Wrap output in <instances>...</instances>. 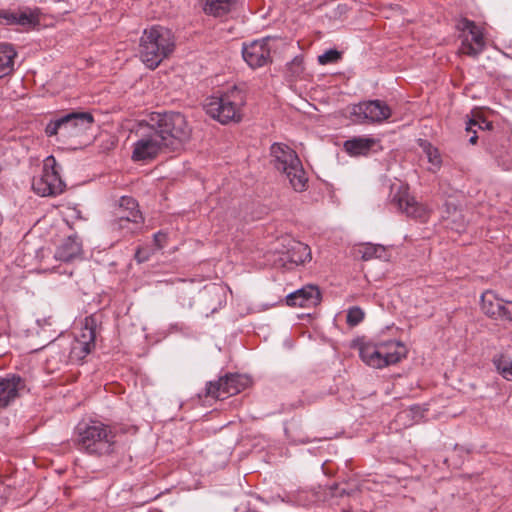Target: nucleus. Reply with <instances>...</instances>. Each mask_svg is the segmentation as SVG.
Listing matches in <instances>:
<instances>
[{"instance_id":"nucleus-1","label":"nucleus","mask_w":512,"mask_h":512,"mask_svg":"<svg viewBox=\"0 0 512 512\" xmlns=\"http://www.w3.org/2000/svg\"><path fill=\"white\" fill-rule=\"evenodd\" d=\"M113 427L100 421L79 423L75 429L77 449L94 457H106L116 453L118 442Z\"/></svg>"},{"instance_id":"nucleus-2","label":"nucleus","mask_w":512,"mask_h":512,"mask_svg":"<svg viewBox=\"0 0 512 512\" xmlns=\"http://www.w3.org/2000/svg\"><path fill=\"white\" fill-rule=\"evenodd\" d=\"M94 122L89 112H71L51 120L45 128L48 137L55 136L57 141L76 148L85 144L86 133Z\"/></svg>"},{"instance_id":"nucleus-3","label":"nucleus","mask_w":512,"mask_h":512,"mask_svg":"<svg viewBox=\"0 0 512 512\" xmlns=\"http://www.w3.org/2000/svg\"><path fill=\"white\" fill-rule=\"evenodd\" d=\"M147 121L172 152L180 150L190 139L192 129L180 112H153Z\"/></svg>"},{"instance_id":"nucleus-4","label":"nucleus","mask_w":512,"mask_h":512,"mask_svg":"<svg viewBox=\"0 0 512 512\" xmlns=\"http://www.w3.org/2000/svg\"><path fill=\"white\" fill-rule=\"evenodd\" d=\"M174 48L175 41L171 30L156 25L144 30L140 38L139 55L148 68L155 69Z\"/></svg>"},{"instance_id":"nucleus-5","label":"nucleus","mask_w":512,"mask_h":512,"mask_svg":"<svg viewBox=\"0 0 512 512\" xmlns=\"http://www.w3.org/2000/svg\"><path fill=\"white\" fill-rule=\"evenodd\" d=\"M97 325V319L94 316H88L82 322L78 334L65 335L59 339V346L70 362H81L94 349Z\"/></svg>"},{"instance_id":"nucleus-6","label":"nucleus","mask_w":512,"mask_h":512,"mask_svg":"<svg viewBox=\"0 0 512 512\" xmlns=\"http://www.w3.org/2000/svg\"><path fill=\"white\" fill-rule=\"evenodd\" d=\"M275 168L286 174L292 188L302 192L307 188L308 178L296 152L282 143H274L270 148Z\"/></svg>"},{"instance_id":"nucleus-7","label":"nucleus","mask_w":512,"mask_h":512,"mask_svg":"<svg viewBox=\"0 0 512 512\" xmlns=\"http://www.w3.org/2000/svg\"><path fill=\"white\" fill-rule=\"evenodd\" d=\"M246 102L245 94L237 87H233L221 96L208 99L205 108L207 113L222 124L231 121L238 122L242 118L241 109Z\"/></svg>"},{"instance_id":"nucleus-8","label":"nucleus","mask_w":512,"mask_h":512,"mask_svg":"<svg viewBox=\"0 0 512 512\" xmlns=\"http://www.w3.org/2000/svg\"><path fill=\"white\" fill-rule=\"evenodd\" d=\"M138 140L133 145L132 159L148 161L159 154L170 153L166 143L147 120L140 121L135 130Z\"/></svg>"},{"instance_id":"nucleus-9","label":"nucleus","mask_w":512,"mask_h":512,"mask_svg":"<svg viewBox=\"0 0 512 512\" xmlns=\"http://www.w3.org/2000/svg\"><path fill=\"white\" fill-rule=\"evenodd\" d=\"M65 187L55 157L52 155L46 157L41 175L32 180L33 191L42 197L57 196L64 192Z\"/></svg>"},{"instance_id":"nucleus-10","label":"nucleus","mask_w":512,"mask_h":512,"mask_svg":"<svg viewBox=\"0 0 512 512\" xmlns=\"http://www.w3.org/2000/svg\"><path fill=\"white\" fill-rule=\"evenodd\" d=\"M456 28L461 42L458 53L473 59L478 58L486 48L483 29L467 18L460 19Z\"/></svg>"},{"instance_id":"nucleus-11","label":"nucleus","mask_w":512,"mask_h":512,"mask_svg":"<svg viewBox=\"0 0 512 512\" xmlns=\"http://www.w3.org/2000/svg\"><path fill=\"white\" fill-rule=\"evenodd\" d=\"M350 114L358 124L381 123L391 116V109L384 101L368 100L354 104Z\"/></svg>"},{"instance_id":"nucleus-12","label":"nucleus","mask_w":512,"mask_h":512,"mask_svg":"<svg viewBox=\"0 0 512 512\" xmlns=\"http://www.w3.org/2000/svg\"><path fill=\"white\" fill-rule=\"evenodd\" d=\"M251 383L248 376L242 374H228L219 378L217 381L207 383L206 395L216 398L225 399L236 395L247 388Z\"/></svg>"},{"instance_id":"nucleus-13","label":"nucleus","mask_w":512,"mask_h":512,"mask_svg":"<svg viewBox=\"0 0 512 512\" xmlns=\"http://www.w3.org/2000/svg\"><path fill=\"white\" fill-rule=\"evenodd\" d=\"M392 202L407 217L420 222H427L431 210L423 203L418 202L414 196L410 195L406 187H400L393 195Z\"/></svg>"},{"instance_id":"nucleus-14","label":"nucleus","mask_w":512,"mask_h":512,"mask_svg":"<svg viewBox=\"0 0 512 512\" xmlns=\"http://www.w3.org/2000/svg\"><path fill=\"white\" fill-rule=\"evenodd\" d=\"M275 38L265 37L255 40L242 49L243 59L253 69L262 67L271 62V42Z\"/></svg>"},{"instance_id":"nucleus-15","label":"nucleus","mask_w":512,"mask_h":512,"mask_svg":"<svg viewBox=\"0 0 512 512\" xmlns=\"http://www.w3.org/2000/svg\"><path fill=\"white\" fill-rule=\"evenodd\" d=\"M38 22V16L29 9H0V23L3 25L31 27Z\"/></svg>"},{"instance_id":"nucleus-16","label":"nucleus","mask_w":512,"mask_h":512,"mask_svg":"<svg viewBox=\"0 0 512 512\" xmlns=\"http://www.w3.org/2000/svg\"><path fill=\"white\" fill-rule=\"evenodd\" d=\"M311 258V249L308 245L299 241H292L287 251L283 253L281 261L284 267L291 269L293 266L310 261Z\"/></svg>"},{"instance_id":"nucleus-17","label":"nucleus","mask_w":512,"mask_h":512,"mask_svg":"<svg viewBox=\"0 0 512 512\" xmlns=\"http://www.w3.org/2000/svg\"><path fill=\"white\" fill-rule=\"evenodd\" d=\"M24 387V380L18 375L0 379V408H6L14 402Z\"/></svg>"},{"instance_id":"nucleus-18","label":"nucleus","mask_w":512,"mask_h":512,"mask_svg":"<svg viewBox=\"0 0 512 512\" xmlns=\"http://www.w3.org/2000/svg\"><path fill=\"white\" fill-rule=\"evenodd\" d=\"M320 302V291L317 287L307 285L286 296V303L291 307H311Z\"/></svg>"},{"instance_id":"nucleus-19","label":"nucleus","mask_w":512,"mask_h":512,"mask_svg":"<svg viewBox=\"0 0 512 512\" xmlns=\"http://www.w3.org/2000/svg\"><path fill=\"white\" fill-rule=\"evenodd\" d=\"M132 219L124 218L123 216L120 217V219H114L110 223V229L112 232L118 233L119 236L126 237L131 236L136 233H138L143 224H144V217L142 214L132 215Z\"/></svg>"},{"instance_id":"nucleus-20","label":"nucleus","mask_w":512,"mask_h":512,"mask_svg":"<svg viewBox=\"0 0 512 512\" xmlns=\"http://www.w3.org/2000/svg\"><path fill=\"white\" fill-rule=\"evenodd\" d=\"M82 242L77 235L68 236L57 247L54 258L62 262H69L80 257Z\"/></svg>"},{"instance_id":"nucleus-21","label":"nucleus","mask_w":512,"mask_h":512,"mask_svg":"<svg viewBox=\"0 0 512 512\" xmlns=\"http://www.w3.org/2000/svg\"><path fill=\"white\" fill-rule=\"evenodd\" d=\"M359 355L361 360L368 366L373 368H384L387 362L383 359L382 345L380 343H363L359 347Z\"/></svg>"},{"instance_id":"nucleus-22","label":"nucleus","mask_w":512,"mask_h":512,"mask_svg":"<svg viewBox=\"0 0 512 512\" xmlns=\"http://www.w3.org/2000/svg\"><path fill=\"white\" fill-rule=\"evenodd\" d=\"M17 51L10 43L0 42V79L10 76L14 72Z\"/></svg>"},{"instance_id":"nucleus-23","label":"nucleus","mask_w":512,"mask_h":512,"mask_svg":"<svg viewBox=\"0 0 512 512\" xmlns=\"http://www.w3.org/2000/svg\"><path fill=\"white\" fill-rule=\"evenodd\" d=\"M382 345L383 359L387 362V366L393 365L401 361L407 355L405 345L396 340L380 342Z\"/></svg>"},{"instance_id":"nucleus-24","label":"nucleus","mask_w":512,"mask_h":512,"mask_svg":"<svg viewBox=\"0 0 512 512\" xmlns=\"http://www.w3.org/2000/svg\"><path fill=\"white\" fill-rule=\"evenodd\" d=\"M503 299L499 298L493 291H486L481 296V309L488 317L500 320Z\"/></svg>"},{"instance_id":"nucleus-25","label":"nucleus","mask_w":512,"mask_h":512,"mask_svg":"<svg viewBox=\"0 0 512 512\" xmlns=\"http://www.w3.org/2000/svg\"><path fill=\"white\" fill-rule=\"evenodd\" d=\"M237 0H201L203 12L213 17H223L230 13Z\"/></svg>"},{"instance_id":"nucleus-26","label":"nucleus","mask_w":512,"mask_h":512,"mask_svg":"<svg viewBox=\"0 0 512 512\" xmlns=\"http://www.w3.org/2000/svg\"><path fill=\"white\" fill-rule=\"evenodd\" d=\"M498 164L507 171H512V139H504L499 147L492 150Z\"/></svg>"},{"instance_id":"nucleus-27","label":"nucleus","mask_w":512,"mask_h":512,"mask_svg":"<svg viewBox=\"0 0 512 512\" xmlns=\"http://www.w3.org/2000/svg\"><path fill=\"white\" fill-rule=\"evenodd\" d=\"M135 213L142 214L139 210L138 202L129 196H123L119 200V205L115 212V219H120V217H124L132 219V215L134 216Z\"/></svg>"},{"instance_id":"nucleus-28","label":"nucleus","mask_w":512,"mask_h":512,"mask_svg":"<svg viewBox=\"0 0 512 512\" xmlns=\"http://www.w3.org/2000/svg\"><path fill=\"white\" fill-rule=\"evenodd\" d=\"M374 143L373 139L359 137L345 141L344 148L351 155H365Z\"/></svg>"},{"instance_id":"nucleus-29","label":"nucleus","mask_w":512,"mask_h":512,"mask_svg":"<svg viewBox=\"0 0 512 512\" xmlns=\"http://www.w3.org/2000/svg\"><path fill=\"white\" fill-rule=\"evenodd\" d=\"M478 127L481 130H492L493 129V123L486 118H484L480 114L474 115L473 118L469 119V121L466 124V131L467 132H473V135L469 138V143L476 144L477 143V135L476 130L474 127Z\"/></svg>"},{"instance_id":"nucleus-30","label":"nucleus","mask_w":512,"mask_h":512,"mask_svg":"<svg viewBox=\"0 0 512 512\" xmlns=\"http://www.w3.org/2000/svg\"><path fill=\"white\" fill-rule=\"evenodd\" d=\"M496 370L508 381H512V361L504 355L494 356L492 360Z\"/></svg>"},{"instance_id":"nucleus-31","label":"nucleus","mask_w":512,"mask_h":512,"mask_svg":"<svg viewBox=\"0 0 512 512\" xmlns=\"http://www.w3.org/2000/svg\"><path fill=\"white\" fill-rule=\"evenodd\" d=\"M424 152L429 163L432 165L431 170L439 169L442 164V159L438 149L428 143L424 146Z\"/></svg>"},{"instance_id":"nucleus-32","label":"nucleus","mask_w":512,"mask_h":512,"mask_svg":"<svg viewBox=\"0 0 512 512\" xmlns=\"http://www.w3.org/2000/svg\"><path fill=\"white\" fill-rule=\"evenodd\" d=\"M342 58V53L336 49H329L318 56V63L328 65L337 63Z\"/></svg>"},{"instance_id":"nucleus-33","label":"nucleus","mask_w":512,"mask_h":512,"mask_svg":"<svg viewBox=\"0 0 512 512\" xmlns=\"http://www.w3.org/2000/svg\"><path fill=\"white\" fill-rule=\"evenodd\" d=\"M384 252V248L381 245H372L368 244L364 246L360 253L362 254L363 260H370L373 258H379L381 257V254Z\"/></svg>"},{"instance_id":"nucleus-34","label":"nucleus","mask_w":512,"mask_h":512,"mask_svg":"<svg viewBox=\"0 0 512 512\" xmlns=\"http://www.w3.org/2000/svg\"><path fill=\"white\" fill-rule=\"evenodd\" d=\"M364 316L363 310L358 306H354L348 310L346 322L350 326H356L363 321Z\"/></svg>"},{"instance_id":"nucleus-35","label":"nucleus","mask_w":512,"mask_h":512,"mask_svg":"<svg viewBox=\"0 0 512 512\" xmlns=\"http://www.w3.org/2000/svg\"><path fill=\"white\" fill-rule=\"evenodd\" d=\"M500 320L512 322V301L503 300Z\"/></svg>"},{"instance_id":"nucleus-36","label":"nucleus","mask_w":512,"mask_h":512,"mask_svg":"<svg viewBox=\"0 0 512 512\" xmlns=\"http://www.w3.org/2000/svg\"><path fill=\"white\" fill-rule=\"evenodd\" d=\"M153 241L157 249H162L167 242V235L159 231L154 234Z\"/></svg>"},{"instance_id":"nucleus-37","label":"nucleus","mask_w":512,"mask_h":512,"mask_svg":"<svg viewBox=\"0 0 512 512\" xmlns=\"http://www.w3.org/2000/svg\"><path fill=\"white\" fill-rule=\"evenodd\" d=\"M135 258L139 263H142L148 260L149 255L147 253H144L142 249L138 248L135 253Z\"/></svg>"},{"instance_id":"nucleus-38","label":"nucleus","mask_w":512,"mask_h":512,"mask_svg":"<svg viewBox=\"0 0 512 512\" xmlns=\"http://www.w3.org/2000/svg\"><path fill=\"white\" fill-rule=\"evenodd\" d=\"M44 323H45V324H44L43 326H41V332H42V333L47 332V329H46V327H45V326H52L53 321H52V319L49 317L48 319H45V320H44Z\"/></svg>"},{"instance_id":"nucleus-39","label":"nucleus","mask_w":512,"mask_h":512,"mask_svg":"<svg viewBox=\"0 0 512 512\" xmlns=\"http://www.w3.org/2000/svg\"><path fill=\"white\" fill-rule=\"evenodd\" d=\"M464 228H465V225H464V223H463V222H462V223H460L459 225H457V226L455 227V229H456L458 232H460V231L464 230Z\"/></svg>"},{"instance_id":"nucleus-40","label":"nucleus","mask_w":512,"mask_h":512,"mask_svg":"<svg viewBox=\"0 0 512 512\" xmlns=\"http://www.w3.org/2000/svg\"><path fill=\"white\" fill-rule=\"evenodd\" d=\"M54 335L59 334V331L53 330Z\"/></svg>"}]
</instances>
